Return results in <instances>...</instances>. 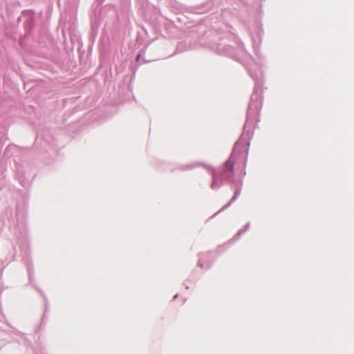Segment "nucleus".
I'll use <instances>...</instances> for the list:
<instances>
[{"label":"nucleus","instance_id":"1","mask_svg":"<svg viewBox=\"0 0 354 354\" xmlns=\"http://www.w3.org/2000/svg\"><path fill=\"white\" fill-rule=\"evenodd\" d=\"M250 77L254 82V86L248 106L246 119L243 127V132L239 140L234 143L232 151L228 160L224 163L225 169L234 173V162L241 160L243 150L249 148L254 135V129L260 121V112L263 105V71L261 69L253 71L248 70Z\"/></svg>","mask_w":354,"mask_h":354},{"label":"nucleus","instance_id":"2","mask_svg":"<svg viewBox=\"0 0 354 354\" xmlns=\"http://www.w3.org/2000/svg\"><path fill=\"white\" fill-rule=\"evenodd\" d=\"M212 49L219 55L238 59V56L245 51L243 44L234 33H229L218 38L212 46Z\"/></svg>","mask_w":354,"mask_h":354},{"label":"nucleus","instance_id":"3","mask_svg":"<svg viewBox=\"0 0 354 354\" xmlns=\"http://www.w3.org/2000/svg\"><path fill=\"white\" fill-rule=\"evenodd\" d=\"M21 254L22 259L26 266L28 273L29 282L35 288L37 292L43 297L46 301V309H47V298L44 294L43 291L35 284V279L34 275V266L32 260L29 258L28 245L26 240H22L19 243Z\"/></svg>","mask_w":354,"mask_h":354},{"label":"nucleus","instance_id":"4","mask_svg":"<svg viewBox=\"0 0 354 354\" xmlns=\"http://www.w3.org/2000/svg\"><path fill=\"white\" fill-rule=\"evenodd\" d=\"M214 261V259L212 257L211 252L200 253L198 254L197 265L202 268L209 269L212 266Z\"/></svg>","mask_w":354,"mask_h":354},{"label":"nucleus","instance_id":"5","mask_svg":"<svg viewBox=\"0 0 354 354\" xmlns=\"http://www.w3.org/2000/svg\"><path fill=\"white\" fill-rule=\"evenodd\" d=\"M214 6L213 0H207L205 2L190 8L192 12L202 15L210 11Z\"/></svg>","mask_w":354,"mask_h":354},{"label":"nucleus","instance_id":"6","mask_svg":"<svg viewBox=\"0 0 354 354\" xmlns=\"http://www.w3.org/2000/svg\"><path fill=\"white\" fill-rule=\"evenodd\" d=\"M223 174H218L214 169H212V183L211 184V188L213 190H218L223 185Z\"/></svg>","mask_w":354,"mask_h":354},{"label":"nucleus","instance_id":"7","mask_svg":"<svg viewBox=\"0 0 354 354\" xmlns=\"http://www.w3.org/2000/svg\"><path fill=\"white\" fill-rule=\"evenodd\" d=\"M242 185H243V180L241 179L240 182H239V185H238L235 187L234 193V195H233L232 198H231V200L227 204H225L221 209H220L217 212H216L212 217H214L218 213L221 212L223 209L227 208L232 203L234 202L237 199V198L241 194Z\"/></svg>","mask_w":354,"mask_h":354},{"label":"nucleus","instance_id":"8","mask_svg":"<svg viewBox=\"0 0 354 354\" xmlns=\"http://www.w3.org/2000/svg\"><path fill=\"white\" fill-rule=\"evenodd\" d=\"M242 185H243V180L241 179L240 182H239V185H238L235 187L234 193V195H233L232 198H231V200L227 204H225L221 209H220L217 212H216L212 217H214L218 213L221 212L223 209L227 208L232 203L234 202L237 199V198L241 194Z\"/></svg>","mask_w":354,"mask_h":354},{"label":"nucleus","instance_id":"9","mask_svg":"<svg viewBox=\"0 0 354 354\" xmlns=\"http://www.w3.org/2000/svg\"><path fill=\"white\" fill-rule=\"evenodd\" d=\"M196 47V44H192L189 40L185 39L181 42H179L176 46V51L171 54L174 55L176 53H183L185 50L192 49Z\"/></svg>","mask_w":354,"mask_h":354},{"label":"nucleus","instance_id":"10","mask_svg":"<svg viewBox=\"0 0 354 354\" xmlns=\"http://www.w3.org/2000/svg\"><path fill=\"white\" fill-rule=\"evenodd\" d=\"M26 33H29L35 26L34 15L31 12L26 13V19L24 24Z\"/></svg>","mask_w":354,"mask_h":354},{"label":"nucleus","instance_id":"11","mask_svg":"<svg viewBox=\"0 0 354 354\" xmlns=\"http://www.w3.org/2000/svg\"><path fill=\"white\" fill-rule=\"evenodd\" d=\"M13 253L9 252L8 254H6L5 256L3 254H2L1 256L0 255V269L3 267L4 262H10L15 259L17 249H15V248H13Z\"/></svg>","mask_w":354,"mask_h":354},{"label":"nucleus","instance_id":"12","mask_svg":"<svg viewBox=\"0 0 354 354\" xmlns=\"http://www.w3.org/2000/svg\"><path fill=\"white\" fill-rule=\"evenodd\" d=\"M248 153H249V148H245V149L243 150V158L241 159L243 165V168L242 171H241V176L242 178H243L246 175L245 167H246L247 162H248Z\"/></svg>","mask_w":354,"mask_h":354},{"label":"nucleus","instance_id":"13","mask_svg":"<svg viewBox=\"0 0 354 354\" xmlns=\"http://www.w3.org/2000/svg\"><path fill=\"white\" fill-rule=\"evenodd\" d=\"M250 226V223L248 222L243 227V229L239 230L238 232L234 236V237L230 241L229 243H234V241H237L243 234H244L246 231L249 230Z\"/></svg>","mask_w":354,"mask_h":354},{"label":"nucleus","instance_id":"14","mask_svg":"<svg viewBox=\"0 0 354 354\" xmlns=\"http://www.w3.org/2000/svg\"><path fill=\"white\" fill-rule=\"evenodd\" d=\"M13 248H15L16 249L15 245L9 243L8 245H7L6 247H3L1 249L0 255L1 256L2 254H3L5 256L6 254H8L9 252L13 253L14 252Z\"/></svg>","mask_w":354,"mask_h":354},{"label":"nucleus","instance_id":"15","mask_svg":"<svg viewBox=\"0 0 354 354\" xmlns=\"http://www.w3.org/2000/svg\"><path fill=\"white\" fill-rule=\"evenodd\" d=\"M44 303L46 304V301H44ZM48 310V304L47 303V309L45 308L44 313L42 316V319L41 320L40 325H39L37 330H41L42 328H44L46 326V313Z\"/></svg>","mask_w":354,"mask_h":354},{"label":"nucleus","instance_id":"16","mask_svg":"<svg viewBox=\"0 0 354 354\" xmlns=\"http://www.w3.org/2000/svg\"><path fill=\"white\" fill-rule=\"evenodd\" d=\"M195 167H196V164L181 165L178 167V169H179L181 171H186L191 170Z\"/></svg>","mask_w":354,"mask_h":354},{"label":"nucleus","instance_id":"17","mask_svg":"<svg viewBox=\"0 0 354 354\" xmlns=\"http://www.w3.org/2000/svg\"><path fill=\"white\" fill-rule=\"evenodd\" d=\"M105 9H107V10H109L111 11V12L113 14L114 16L115 17H118V11H117V9L115 7L114 5H112V4H109V5H106L104 8V10Z\"/></svg>","mask_w":354,"mask_h":354},{"label":"nucleus","instance_id":"18","mask_svg":"<svg viewBox=\"0 0 354 354\" xmlns=\"http://www.w3.org/2000/svg\"><path fill=\"white\" fill-rule=\"evenodd\" d=\"M35 354H48L46 349L41 345L38 346L34 349Z\"/></svg>","mask_w":354,"mask_h":354},{"label":"nucleus","instance_id":"19","mask_svg":"<svg viewBox=\"0 0 354 354\" xmlns=\"http://www.w3.org/2000/svg\"><path fill=\"white\" fill-rule=\"evenodd\" d=\"M12 332L13 333H15V334H16L17 335H20V336L24 335L21 332H20L19 330H17L16 328H13V330Z\"/></svg>","mask_w":354,"mask_h":354},{"label":"nucleus","instance_id":"20","mask_svg":"<svg viewBox=\"0 0 354 354\" xmlns=\"http://www.w3.org/2000/svg\"><path fill=\"white\" fill-rule=\"evenodd\" d=\"M188 282H189V279L186 280V281L184 282V283H183V285L185 286V288H186V289H189Z\"/></svg>","mask_w":354,"mask_h":354},{"label":"nucleus","instance_id":"21","mask_svg":"<svg viewBox=\"0 0 354 354\" xmlns=\"http://www.w3.org/2000/svg\"><path fill=\"white\" fill-rule=\"evenodd\" d=\"M104 2V0H96L97 6L102 5Z\"/></svg>","mask_w":354,"mask_h":354},{"label":"nucleus","instance_id":"22","mask_svg":"<svg viewBox=\"0 0 354 354\" xmlns=\"http://www.w3.org/2000/svg\"><path fill=\"white\" fill-rule=\"evenodd\" d=\"M140 54H138V55H137V57H136V60H137V61H138V60H139V59H140Z\"/></svg>","mask_w":354,"mask_h":354},{"label":"nucleus","instance_id":"23","mask_svg":"<svg viewBox=\"0 0 354 354\" xmlns=\"http://www.w3.org/2000/svg\"><path fill=\"white\" fill-rule=\"evenodd\" d=\"M21 183L23 185V187H26V185H25V183H24L23 180H21Z\"/></svg>","mask_w":354,"mask_h":354},{"label":"nucleus","instance_id":"24","mask_svg":"<svg viewBox=\"0 0 354 354\" xmlns=\"http://www.w3.org/2000/svg\"><path fill=\"white\" fill-rule=\"evenodd\" d=\"M178 296V294H176V295L174 297V299H177Z\"/></svg>","mask_w":354,"mask_h":354}]
</instances>
